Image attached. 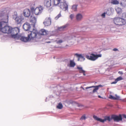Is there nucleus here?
Instances as JSON below:
<instances>
[{
	"label": "nucleus",
	"instance_id": "obj_35",
	"mask_svg": "<svg viewBox=\"0 0 126 126\" xmlns=\"http://www.w3.org/2000/svg\"><path fill=\"white\" fill-rule=\"evenodd\" d=\"M109 98L111 99H114L115 100V97L113 96H112V95H110L109 96Z\"/></svg>",
	"mask_w": 126,
	"mask_h": 126
},
{
	"label": "nucleus",
	"instance_id": "obj_37",
	"mask_svg": "<svg viewBox=\"0 0 126 126\" xmlns=\"http://www.w3.org/2000/svg\"><path fill=\"white\" fill-rule=\"evenodd\" d=\"M122 17L123 18H126V12L122 14Z\"/></svg>",
	"mask_w": 126,
	"mask_h": 126
},
{
	"label": "nucleus",
	"instance_id": "obj_13",
	"mask_svg": "<svg viewBox=\"0 0 126 126\" xmlns=\"http://www.w3.org/2000/svg\"><path fill=\"white\" fill-rule=\"evenodd\" d=\"M102 86L101 85H99L97 86H92L89 87H87L86 88V89H88L90 88H94L93 91V93H94L95 92H97V90H98L99 87H100Z\"/></svg>",
	"mask_w": 126,
	"mask_h": 126
},
{
	"label": "nucleus",
	"instance_id": "obj_25",
	"mask_svg": "<svg viewBox=\"0 0 126 126\" xmlns=\"http://www.w3.org/2000/svg\"><path fill=\"white\" fill-rule=\"evenodd\" d=\"M78 5L77 4H74L72 6L71 9L74 12L76 11H77V6Z\"/></svg>",
	"mask_w": 126,
	"mask_h": 126
},
{
	"label": "nucleus",
	"instance_id": "obj_30",
	"mask_svg": "<svg viewBox=\"0 0 126 126\" xmlns=\"http://www.w3.org/2000/svg\"><path fill=\"white\" fill-rule=\"evenodd\" d=\"M111 3L113 4H117L119 3V2L117 0H112L111 1Z\"/></svg>",
	"mask_w": 126,
	"mask_h": 126
},
{
	"label": "nucleus",
	"instance_id": "obj_10",
	"mask_svg": "<svg viewBox=\"0 0 126 126\" xmlns=\"http://www.w3.org/2000/svg\"><path fill=\"white\" fill-rule=\"evenodd\" d=\"M111 119H113L114 121L118 122L122 120V116L121 114L119 115H113L111 116Z\"/></svg>",
	"mask_w": 126,
	"mask_h": 126
},
{
	"label": "nucleus",
	"instance_id": "obj_24",
	"mask_svg": "<svg viewBox=\"0 0 126 126\" xmlns=\"http://www.w3.org/2000/svg\"><path fill=\"white\" fill-rule=\"evenodd\" d=\"M22 19H23V18H21L19 17L18 16L15 20L16 23L18 24H19L21 23Z\"/></svg>",
	"mask_w": 126,
	"mask_h": 126
},
{
	"label": "nucleus",
	"instance_id": "obj_3",
	"mask_svg": "<svg viewBox=\"0 0 126 126\" xmlns=\"http://www.w3.org/2000/svg\"><path fill=\"white\" fill-rule=\"evenodd\" d=\"M114 22L115 24L119 25H123L126 23L125 19L119 17H115L114 19Z\"/></svg>",
	"mask_w": 126,
	"mask_h": 126
},
{
	"label": "nucleus",
	"instance_id": "obj_14",
	"mask_svg": "<svg viewBox=\"0 0 126 126\" xmlns=\"http://www.w3.org/2000/svg\"><path fill=\"white\" fill-rule=\"evenodd\" d=\"M23 29L26 31H28L30 29L31 26L30 24L27 22L25 23L23 25Z\"/></svg>",
	"mask_w": 126,
	"mask_h": 126
},
{
	"label": "nucleus",
	"instance_id": "obj_42",
	"mask_svg": "<svg viewBox=\"0 0 126 126\" xmlns=\"http://www.w3.org/2000/svg\"><path fill=\"white\" fill-rule=\"evenodd\" d=\"M113 50L114 51H118V50L117 48H114L113 49Z\"/></svg>",
	"mask_w": 126,
	"mask_h": 126
},
{
	"label": "nucleus",
	"instance_id": "obj_21",
	"mask_svg": "<svg viewBox=\"0 0 126 126\" xmlns=\"http://www.w3.org/2000/svg\"><path fill=\"white\" fill-rule=\"evenodd\" d=\"M61 2V0H53L54 5L55 6H59Z\"/></svg>",
	"mask_w": 126,
	"mask_h": 126
},
{
	"label": "nucleus",
	"instance_id": "obj_19",
	"mask_svg": "<svg viewBox=\"0 0 126 126\" xmlns=\"http://www.w3.org/2000/svg\"><path fill=\"white\" fill-rule=\"evenodd\" d=\"M28 35V36L27 37H26L23 36L22 37L20 38L21 40L22 41L25 42H27L29 41L30 40V38L29 37V35Z\"/></svg>",
	"mask_w": 126,
	"mask_h": 126
},
{
	"label": "nucleus",
	"instance_id": "obj_50",
	"mask_svg": "<svg viewBox=\"0 0 126 126\" xmlns=\"http://www.w3.org/2000/svg\"><path fill=\"white\" fill-rule=\"evenodd\" d=\"M47 43H50V42H47Z\"/></svg>",
	"mask_w": 126,
	"mask_h": 126
},
{
	"label": "nucleus",
	"instance_id": "obj_51",
	"mask_svg": "<svg viewBox=\"0 0 126 126\" xmlns=\"http://www.w3.org/2000/svg\"><path fill=\"white\" fill-rule=\"evenodd\" d=\"M81 31H84L83 30H81Z\"/></svg>",
	"mask_w": 126,
	"mask_h": 126
},
{
	"label": "nucleus",
	"instance_id": "obj_53",
	"mask_svg": "<svg viewBox=\"0 0 126 126\" xmlns=\"http://www.w3.org/2000/svg\"><path fill=\"white\" fill-rule=\"evenodd\" d=\"M125 0L126 1V0Z\"/></svg>",
	"mask_w": 126,
	"mask_h": 126
},
{
	"label": "nucleus",
	"instance_id": "obj_9",
	"mask_svg": "<svg viewBox=\"0 0 126 126\" xmlns=\"http://www.w3.org/2000/svg\"><path fill=\"white\" fill-rule=\"evenodd\" d=\"M93 117L95 120L102 123L104 122L106 120H108L109 121H110L111 120V119L109 116L105 117L104 119H102L95 115H93Z\"/></svg>",
	"mask_w": 126,
	"mask_h": 126
},
{
	"label": "nucleus",
	"instance_id": "obj_46",
	"mask_svg": "<svg viewBox=\"0 0 126 126\" xmlns=\"http://www.w3.org/2000/svg\"><path fill=\"white\" fill-rule=\"evenodd\" d=\"M122 101H126V100L125 99H121V100Z\"/></svg>",
	"mask_w": 126,
	"mask_h": 126
},
{
	"label": "nucleus",
	"instance_id": "obj_52",
	"mask_svg": "<svg viewBox=\"0 0 126 126\" xmlns=\"http://www.w3.org/2000/svg\"><path fill=\"white\" fill-rule=\"evenodd\" d=\"M84 28L85 29L86 28L85 27H84V28Z\"/></svg>",
	"mask_w": 126,
	"mask_h": 126
},
{
	"label": "nucleus",
	"instance_id": "obj_22",
	"mask_svg": "<svg viewBox=\"0 0 126 126\" xmlns=\"http://www.w3.org/2000/svg\"><path fill=\"white\" fill-rule=\"evenodd\" d=\"M48 32L44 29H41L39 32V34L41 35H46L47 34Z\"/></svg>",
	"mask_w": 126,
	"mask_h": 126
},
{
	"label": "nucleus",
	"instance_id": "obj_1",
	"mask_svg": "<svg viewBox=\"0 0 126 126\" xmlns=\"http://www.w3.org/2000/svg\"><path fill=\"white\" fill-rule=\"evenodd\" d=\"M6 14L4 15H3V12H0V26H2L3 23H8V14L9 12V10L6 11Z\"/></svg>",
	"mask_w": 126,
	"mask_h": 126
},
{
	"label": "nucleus",
	"instance_id": "obj_16",
	"mask_svg": "<svg viewBox=\"0 0 126 126\" xmlns=\"http://www.w3.org/2000/svg\"><path fill=\"white\" fill-rule=\"evenodd\" d=\"M77 57H78V60L80 62L84 61L85 59V58L81 54H79L76 53L75 54Z\"/></svg>",
	"mask_w": 126,
	"mask_h": 126
},
{
	"label": "nucleus",
	"instance_id": "obj_12",
	"mask_svg": "<svg viewBox=\"0 0 126 126\" xmlns=\"http://www.w3.org/2000/svg\"><path fill=\"white\" fill-rule=\"evenodd\" d=\"M23 14L25 17H28L30 15L31 12L29 9H26L24 10Z\"/></svg>",
	"mask_w": 126,
	"mask_h": 126
},
{
	"label": "nucleus",
	"instance_id": "obj_31",
	"mask_svg": "<svg viewBox=\"0 0 126 126\" xmlns=\"http://www.w3.org/2000/svg\"><path fill=\"white\" fill-rule=\"evenodd\" d=\"M18 16H17V13L16 12H15L14 13V14L13 15V18L15 20Z\"/></svg>",
	"mask_w": 126,
	"mask_h": 126
},
{
	"label": "nucleus",
	"instance_id": "obj_27",
	"mask_svg": "<svg viewBox=\"0 0 126 126\" xmlns=\"http://www.w3.org/2000/svg\"><path fill=\"white\" fill-rule=\"evenodd\" d=\"M77 68L79 71V72L80 73H81L82 72H83L84 71V70L83 69L82 67L81 66H77Z\"/></svg>",
	"mask_w": 126,
	"mask_h": 126
},
{
	"label": "nucleus",
	"instance_id": "obj_17",
	"mask_svg": "<svg viewBox=\"0 0 126 126\" xmlns=\"http://www.w3.org/2000/svg\"><path fill=\"white\" fill-rule=\"evenodd\" d=\"M30 20L31 22L33 23L34 26L35 25L36 21V18L33 15H31L30 18Z\"/></svg>",
	"mask_w": 126,
	"mask_h": 126
},
{
	"label": "nucleus",
	"instance_id": "obj_41",
	"mask_svg": "<svg viewBox=\"0 0 126 126\" xmlns=\"http://www.w3.org/2000/svg\"><path fill=\"white\" fill-rule=\"evenodd\" d=\"M120 4L122 6L124 7L126 6L125 4L124 3L121 2Z\"/></svg>",
	"mask_w": 126,
	"mask_h": 126
},
{
	"label": "nucleus",
	"instance_id": "obj_36",
	"mask_svg": "<svg viewBox=\"0 0 126 126\" xmlns=\"http://www.w3.org/2000/svg\"><path fill=\"white\" fill-rule=\"evenodd\" d=\"M115 95L116 96V97H115V100H121V99H120V97L119 96H117L116 94Z\"/></svg>",
	"mask_w": 126,
	"mask_h": 126
},
{
	"label": "nucleus",
	"instance_id": "obj_23",
	"mask_svg": "<svg viewBox=\"0 0 126 126\" xmlns=\"http://www.w3.org/2000/svg\"><path fill=\"white\" fill-rule=\"evenodd\" d=\"M123 79V78L122 77H119L116 79L114 81L111 83V84H115L118 81L121 80Z\"/></svg>",
	"mask_w": 126,
	"mask_h": 126
},
{
	"label": "nucleus",
	"instance_id": "obj_34",
	"mask_svg": "<svg viewBox=\"0 0 126 126\" xmlns=\"http://www.w3.org/2000/svg\"><path fill=\"white\" fill-rule=\"evenodd\" d=\"M61 16V15L60 13H60L57 15V16L55 18L56 20H57L59 17H60Z\"/></svg>",
	"mask_w": 126,
	"mask_h": 126
},
{
	"label": "nucleus",
	"instance_id": "obj_49",
	"mask_svg": "<svg viewBox=\"0 0 126 126\" xmlns=\"http://www.w3.org/2000/svg\"><path fill=\"white\" fill-rule=\"evenodd\" d=\"M80 106L83 107V105H81Z\"/></svg>",
	"mask_w": 126,
	"mask_h": 126
},
{
	"label": "nucleus",
	"instance_id": "obj_45",
	"mask_svg": "<svg viewBox=\"0 0 126 126\" xmlns=\"http://www.w3.org/2000/svg\"><path fill=\"white\" fill-rule=\"evenodd\" d=\"M85 71L84 70V71L83 72H82L81 73H82L83 74V75L84 76H85L86 75V74H85Z\"/></svg>",
	"mask_w": 126,
	"mask_h": 126
},
{
	"label": "nucleus",
	"instance_id": "obj_4",
	"mask_svg": "<svg viewBox=\"0 0 126 126\" xmlns=\"http://www.w3.org/2000/svg\"><path fill=\"white\" fill-rule=\"evenodd\" d=\"M19 29L17 27L12 28L11 27V32L9 34H11V37L12 38H16L17 36V35L19 32Z\"/></svg>",
	"mask_w": 126,
	"mask_h": 126
},
{
	"label": "nucleus",
	"instance_id": "obj_2",
	"mask_svg": "<svg viewBox=\"0 0 126 126\" xmlns=\"http://www.w3.org/2000/svg\"><path fill=\"white\" fill-rule=\"evenodd\" d=\"M7 23H3V25L0 26V35H2L3 33L9 34L10 32H11V27L5 26Z\"/></svg>",
	"mask_w": 126,
	"mask_h": 126
},
{
	"label": "nucleus",
	"instance_id": "obj_11",
	"mask_svg": "<svg viewBox=\"0 0 126 126\" xmlns=\"http://www.w3.org/2000/svg\"><path fill=\"white\" fill-rule=\"evenodd\" d=\"M51 23V20L50 17L47 18L45 20L43 23L45 26H47L50 25Z\"/></svg>",
	"mask_w": 126,
	"mask_h": 126
},
{
	"label": "nucleus",
	"instance_id": "obj_28",
	"mask_svg": "<svg viewBox=\"0 0 126 126\" xmlns=\"http://www.w3.org/2000/svg\"><path fill=\"white\" fill-rule=\"evenodd\" d=\"M75 65V63L73 61L70 60V67H74Z\"/></svg>",
	"mask_w": 126,
	"mask_h": 126
},
{
	"label": "nucleus",
	"instance_id": "obj_8",
	"mask_svg": "<svg viewBox=\"0 0 126 126\" xmlns=\"http://www.w3.org/2000/svg\"><path fill=\"white\" fill-rule=\"evenodd\" d=\"M59 7L64 11H66L68 10V5L65 1L64 0L63 2H61Z\"/></svg>",
	"mask_w": 126,
	"mask_h": 126
},
{
	"label": "nucleus",
	"instance_id": "obj_5",
	"mask_svg": "<svg viewBox=\"0 0 126 126\" xmlns=\"http://www.w3.org/2000/svg\"><path fill=\"white\" fill-rule=\"evenodd\" d=\"M43 7L41 6H40L35 8L33 7H32L31 9V12L32 13H34L35 14L38 15L40 14L42 12L43 10Z\"/></svg>",
	"mask_w": 126,
	"mask_h": 126
},
{
	"label": "nucleus",
	"instance_id": "obj_26",
	"mask_svg": "<svg viewBox=\"0 0 126 126\" xmlns=\"http://www.w3.org/2000/svg\"><path fill=\"white\" fill-rule=\"evenodd\" d=\"M68 25L66 24L65 25H63V26L60 27H59L58 28V30L60 31H63L65 28H66L68 26Z\"/></svg>",
	"mask_w": 126,
	"mask_h": 126
},
{
	"label": "nucleus",
	"instance_id": "obj_38",
	"mask_svg": "<svg viewBox=\"0 0 126 126\" xmlns=\"http://www.w3.org/2000/svg\"><path fill=\"white\" fill-rule=\"evenodd\" d=\"M56 42L57 44H60L62 43L63 42V41L62 40H60L58 41H56Z\"/></svg>",
	"mask_w": 126,
	"mask_h": 126
},
{
	"label": "nucleus",
	"instance_id": "obj_20",
	"mask_svg": "<svg viewBox=\"0 0 126 126\" xmlns=\"http://www.w3.org/2000/svg\"><path fill=\"white\" fill-rule=\"evenodd\" d=\"M83 16L82 14L79 13L77 14L76 16V18L78 21L81 20L82 19Z\"/></svg>",
	"mask_w": 126,
	"mask_h": 126
},
{
	"label": "nucleus",
	"instance_id": "obj_44",
	"mask_svg": "<svg viewBox=\"0 0 126 126\" xmlns=\"http://www.w3.org/2000/svg\"><path fill=\"white\" fill-rule=\"evenodd\" d=\"M118 73L120 75H122L123 74V72L121 71H119L118 72Z\"/></svg>",
	"mask_w": 126,
	"mask_h": 126
},
{
	"label": "nucleus",
	"instance_id": "obj_40",
	"mask_svg": "<svg viewBox=\"0 0 126 126\" xmlns=\"http://www.w3.org/2000/svg\"><path fill=\"white\" fill-rule=\"evenodd\" d=\"M74 14H71L70 15V17L71 19L72 20L73 19L74 17Z\"/></svg>",
	"mask_w": 126,
	"mask_h": 126
},
{
	"label": "nucleus",
	"instance_id": "obj_43",
	"mask_svg": "<svg viewBox=\"0 0 126 126\" xmlns=\"http://www.w3.org/2000/svg\"><path fill=\"white\" fill-rule=\"evenodd\" d=\"M122 116L123 118H126V115L123 114L122 115Z\"/></svg>",
	"mask_w": 126,
	"mask_h": 126
},
{
	"label": "nucleus",
	"instance_id": "obj_15",
	"mask_svg": "<svg viewBox=\"0 0 126 126\" xmlns=\"http://www.w3.org/2000/svg\"><path fill=\"white\" fill-rule=\"evenodd\" d=\"M114 9L112 7L108 8L106 11V14L108 16L112 15L114 12Z\"/></svg>",
	"mask_w": 126,
	"mask_h": 126
},
{
	"label": "nucleus",
	"instance_id": "obj_39",
	"mask_svg": "<svg viewBox=\"0 0 126 126\" xmlns=\"http://www.w3.org/2000/svg\"><path fill=\"white\" fill-rule=\"evenodd\" d=\"M106 12H104L101 15V16L103 17L104 18L105 17Z\"/></svg>",
	"mask_w": 126,
	"mask_h": 126
},
{
	"label": "nucleus",
	"instance_id": "obj_48",
	"mask_svg": "<svg viewBox=\"0 0 126 126\" xmlns=\"http://www.w3.org/2000/svg\"><path fill=\"white\" fill-rule=\"evenodd\" d=\"M81 87L82 88V89H83V90H85V89L83 88L82 87Z\"/></svg>",
	"mask_w": 126,
	"mask_h": 126
},
{
	"label": "nucleus",
	"instance_id": "obj_47",
	"mask_svg": "<svg viewBox=\"0 0 126 126\" xmlns=\"http://www.w3.org/2000/svg\"><path fill=\"white\" fill-rule=\"evenodd\" d=\"M98 97L100 98H103V97H101V96H100V95H98Z\"/></svg>",
	"mask_w": 126,
	"mask_h": 126
},
{
	"label": "nucleus",
	"instance_id": "obj_32",
	"mask_svg": "<svg viewBox=\"0 0 126 126\" xmlns=\"http://www.w3.org/2000/svg\"><path fill=\"white\" fill-rule=\"evenodd\" d=\"M63 105L61 103H59L58 105L57 106V108L59 109H61L63 108Z\"/></svg>",
	"mask_w": 126,
	"mask_h": 126
},
{
	"label": "nucleus",
	"instance_id": "obj_33",
	"mask_svg": "<svg viewBox=\"0 0 126 126\" xmlns=\"http://www.w3.org/2000/svg\"><path fill=\"white\" fill-rule=\"evenodd\" d=\"M86 118L85 116V115H83L80 118V120H85L86 119Z\"/></svg>",
	"mask_w": 126,
	"mask_h": 126
},
{
	"label": "nucleus",
	"instance_id": "obj_7",
	"mask_svg": "<svg viewBox=\"0 0 126 126\" xmlns=\"http://www.w3.org/2000/svg\"><path fill=\"white\" fill-rule=\"evenodd\" d=\"M38 34L37 31L33 29L32 31H30L29 34H28L29 35V37L30 38V40L35 39L37 38L36 36Z\"/></svg>",
	"mask_w": 126,
	"mask_h": 126
},
{
	"label": "nucleus",
	"instance_id": "obj_18",
	"mask_svg": "<svg viewBox=\"0 0 126 126\" xmlns=\"http://www.w3.org/2000/svg\"><path fill=\"white\" fill-rule=\"evenodd\" d=\"M51 0H45L44 4L45 6L49 7L51 5Z\"/></svg>",
	"mask_w": 126,
	"mask_h": 126
},
{
	"label": "nucleus",
	"instance_id": "obj_6",
	"mask_svg": "<svg viewBox=\"0 0 126 126\" xmlns=\"http://www.w3.org/2000/svg\"><path fill=\"white\" fill-rule=\"evenodd\" d=\"M101 56L102 54H101L95 55L94 54H92L90 56L87 55H86V57L87 59L93 61L96 60L98 57H101Z\"/></svg>",
	"mask_w": 126,
	"mask_h": 126
},
{
	"label": "nucleus",
	"instance_id": "obj_29",
	"mask_svg": "<svg viewBox=\"0 0 126 126\" xmlns=\"http://www.w3.org/2000/svg\"><path fill=\"white\" fill-rule=\"evenodd\" d=\"M115 10L118 14H119L122 12V10L121 8L119 7L116 8Z\"/></svg>",
	"mask_w": 126,
	"mask_h": 126
}]
</instances>
